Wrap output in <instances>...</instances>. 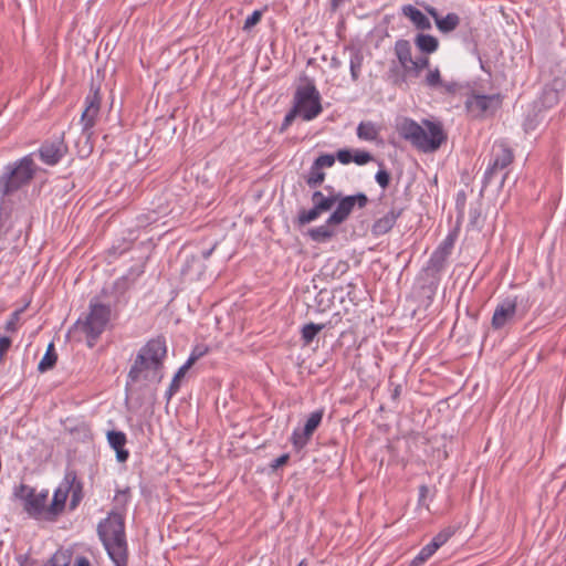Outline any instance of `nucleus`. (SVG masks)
Returning a JSON list of instances; mask_svg holds the SVG:
<instances>
[{
	"mask_svg": "<svg viewBox=\"0 0 566 566\" xmlns=\"http://www.w3.org/2000/svg\"><path fill=\"white\" fill-rule=\"evenodd\" d=\"M429 57L428 56H420L416 60H412L410 64H408L407 69L403 70V72H400L397 66L390 67L389 70V78L395 85H401L406 82L407 75L412 76H419L420 72L423 69H427L429 66Z\"/></svg>",
	"mask_w": 566,
	"mask_h": 566,
	"instance_id": "15",
	"label": "nucleus"
},
{
	"mask_svg": "<svg viewBox=\"0 0 566 566\" xmlns=\"http://www.w3.org/2000/svg\"><path fill=\"white\" fill-rule=\"evenodd\" d=\"M107 441L109 446L115 450L125 447L127 439L123 431L112 430L107 432Z\"/></svg>",
	"mask_w": 566,
	"mask_h": 566,
	"instance_id": "38",
	"label": "nucleus"
},
{
	"mask_svg": "<svg viewBox=\"0 0 566 566\" xmlns=\"http://www.w3.org/2000/svg\"><path fill=\"white\" fill-rule=\"evenodd\" d=\"M530 304L528 295L521 294L504 297L494 310L491 319L492 328L499 331L512 324L517 314L524 317L530 308Z\"/></svg>",
	"mask_w": 566,
	"mask_h": 566,
	"instance_id": "6",
	"label": "nucleus"
},
{
	"mask_svg": "<svg viewBox=\"0 0 566 566\" xmlns=\"http://www.w3.org/2000/svg\"><path fill=\"white\" fill-rule=\"evenodd\" d=\"M262 18V11L261 10H254L244 21L243 30L249 31L254 25H256Z\"/></svg>",
	"mask_w": 566,
	"mask_h": 566,
	"instance_id": "44",
	"label": "nucleus"
},
{
	"mask_svg": "<svg viewBox=\"0 0 566 566\" xmlns=\"http://www.w3.org/2000/svg\"><path fill=\"white\" fill-rule=\"evenodd\" d=\"M296 116H300V113L292 106L281 124L280 132H285L292 125Z\"/></svg>",
	"mask_w": 566,
	"mask_h": 566,
	"instance_id": "45",
	"label": "nucleus"
},
{
	"mask_svg": "<svg viewBox=\"0 0 566 566\" xmlns=\"http://www.w3.org/2000/svg\"><path fill=\"white\" fill-rule=\"evenodd\" d=\"M339 226L338 223H329L328 219L325 221L324 224L312 228L308 230L307 234L308 237L318 243L327 242L335 235V230L333 227Z\"/></svg>",
	"mask_w": 566,
	"mask_h": 566,
	"instance_id": "23",
	"label": "nucleus"
},
{
	"mask_svg": "<svg viewBox=\"0 0 566 566\" xmlns=\"http://www.w3.org/2000/svg\"><path fill=\"white\" fill-rule=\"evenodd\" d=\"M71 493V501H70V510L74 511L81 501L83 500V483L77 479V475L75 474V481H73L72 490H70Z\"/></svg>",
	"mask_w": 566,
	"mask_h": 566,
	"instance_id": "35",
	"label": "nucleus"
},
{
	"mask_svg": "<svg viewBox=\"0 0 566 566\" xmlns=\"http://www.w3.org/2000/svg\"><path fill=\"white\" fill-rule=\"evenodd\" d=\"M20 311H15L12 313L11 318L6 323V329L9 332H14L17 329V321L19 318Z\"/></svg>",
	"mask_w": 566,
	"mask_h": 566,
	"instance_id": "49",
	"label": "nucleus"
},
{
	"mask_svg": "<svg viewBox=\"0 0 566 566\" xmlns=\"http://www.w3.org/2000/svg\"><path fill=\"white\" fill-rule=\"evenodd\" d=\"M543 112L544 111L539 107L538 104H533L524 119V129L526 132L535 130L539 123L544 120L545 116Z\"/></svg>",
	"mask_w": 566,
	"mask_h": 566,
	"instance_id": "27",
	"label": "nucleus"
},
{
	"mask_svg": "<svg viewBox=\"0 0 566 566\" xmlns=\"http://www.w3.org/2000/svg\"><path fill=\"white\" fill-rule=\"evenodd\" d=\"M336 157L332 154H323L318 156L313 164L316 165V168H329L335 164Z\"/></svg>",
	"mask_w": 566,
	"mask_h": 566,
	"instance_id": "42",
	"label": "nucleus"
},
{
	"mask_svg": "<svg viewBox=\"0 0 566 566\" xmlns=\"http://www.w3.org/2000/svg\"><path fill=\"white\" fill-rule=\"evenodd\" d=\"M364 62L363 53L359 50H350L349 70L350 76L354 82L359 78L361 66Z\"/></svg>",
	"mask_w": 566,
	"mask_h": 566,
	"instance_id": "30",
	"label": "nucleus"
},
{
	"mask_svg": "<svg viewBox=\"0 0 566 566\" xmlns=\"http://www.w3.org/2000/svg\"><path fill=\"white\" fill-rule=\"evenodd\" d=\"M297 566H307L305 560H302Z\"/></svg>",
	"mask_w": 566,
	"mask_h": 566,
	"instance_id": "62",
	"label": "nucleus"
},
{
	"mask_svg": "<svg viewBox=\"0 0 566 566\" xmlns=\"http://www.w3.org/2000/svg\"><path fill=\"white\" fill-rule=\"evenodd\" d=\"M497 175H501L500 187H502L504 185L507 172L505 170H500V167H495V163L492 161L484 171L483 179H482L483 188L489 187L493 182V180L497 177Z\"/></svg>",
	"mask_w": 566,
	"mask_h": 566,
	"instance_id": "28",
	"label": "nucleus"
},
{
	"mask_svg": "<svg viewBox=\"0 0 566 566\" xmlns=\"http://www.w3.org/2000/svg\"><path fill=\"white\" fill-rule=\"evenodd\" d=\"M401 213L402 208L392 206L385 216L375 220L371 227L373 233L375 235H384L389 232L396 224V221L401 216Z\"/></svg>",
	"mask_w": 566,
	"mask_h": 566,
	"instance_id": "17",
	"label": "nucleus"
},
{
	"mask_svg": "<svg viewBox=\"0 0 566 566\" xmlns=\"http://www.w3.org/2000/svg\"><path fill=\"white\" fill-rule=\"evenodd\" d=\"M559 83L554 82L553 85H547L544 87L541 97L535 104H538L543 111L552 108L559 102L560 97V87Z\"/></svg>",
	"mask_w": 566,
	"mask_h": 566,
	"instance_id": "21",
	"label": "nucleus"
},
{
	"mask_svg": "<svg viewBox=\"0 0 566 566\" xmlns=\"http://www.w3.org/2000/svg\"><path fill=\"white\" fill-rule=\"evenodd\" d=\"M126 292L125 277L117 279L111 287H104L99 296L90 301L88 312L77 318L70 332L82 333L87 346L94 347L111 321L112 305L116 308L128 303Z\"/></svg>",
	"mask_w": 566,
	"mask_h": 566,
	"instance_id": "1",
	"label": "nucleus"
},
{
	"mask_svg": "<svg viewBox=\"0 0 566 566\" xmlns=\"http://www.w3.org/2000/svg\"><path fill=\"white\" fill-rule=\"evenodd\" d=\"M74 566H91V563L86 557L80 556L76 558Z\"/></svg>",
	"mask_w": 566,
	"mask_h": 566,
	"instance_id": "56",
	"label": "nucleus"
},
{
	"mask_svg": "<svg viewBox=\"0 0 566 566\" xmlns=\"http://www.w3.org/2000/svg\"><path fill=\"white\" fill-rule=\"evenodd\" d=\"M67 147L62 137L52 142H44L39 148V156L42 163L48 166H55L65 156Z\"/></svg>",
	"mask_w": 566,
	"mask_h": 566,
	"instance_id": "14",
	"label": "nucleus"
},
{
	"mask_svg": "<svg viewBox=\"0 0 566 566\" xmlns=\"http://www.w3.org/2000/svg\"><path fill=\"white\" fill-rule=\"evenodd\" d=\"M321 94L313 81L297 86L293 96V107L305 122L315 119L322 112Z\"/></svg>",
	"mask_w": 566,
	"mask_h": 566,
	"instance_id": "7",
	"label": "nucleus"
},
{
	"mask_svg": "<svg viewBox=\"0 0 566 566\" xmlns=\"http://www.w3.org/2000/svg\"><path fill=\"white\" fill-rule=\"evenodd\" d=\"M401 12L407 17L416 29L424 31L432 28L429 18L412 4H405L401 8Z\"/></svg>",
	"mask_w": 566,
	"mask_h": 566,
	"instance_id": "20",
	"label": "nucleus"
},
{
	"mask_svg": "<svg viewBox=\"0 0 566 566\" xmlns=\"http://www.w3.org/2000/svg\"><path fill=\"white\" fill-rule=\"evenodd\" d=\"M96 532L114 565L128 566V544L124 515L112 510L105 518L99 521Z\"/></svg>",
	"mask_w": 566,
	"mask_h": 566,
	"instance_id": "3",
	"label": "nucleus"
},
{
	"mask_svg": "<svg viewBox=\"0 0 566 566\" xmlns=\"http://www.w3.org/2000/svg\"><path fill=\"white\" fill-rule=\"evenodd\" d=\"M339 196L340 193L325 196L322 191L316 190L312 193V202L323 213L333 208Z\"/></svg>",
	"mask_w": 566,
	"mask_h": 566,
	"instance_id": "26",
	"label": "nucleus"
},
{
	"mask_svg": "<svg viewBox=\"0 0 566 566\" xmlns=\"http://www.w3.org/2000/svg\"><path fill=\"white\" fill-rule=\"evenodd\" d=\"M115 451H116V459L119 462H125L129 457V452L124 447L115 449Z\"/></svg>",
	"mask_w": 566,
	"mask_h": 566,
	"instance_id": "53",
	"label": "nucleus"
},
{
	"mask_svg": "<svg viewBox=\"0 0 566 566\" xmlns=\"http://www.w3.org/2000/svg\"><path fill=\"white\" fill-rule=\"evenodd\" d=\"M449 255L441 253L434 249L422 271L428 277L438 280L441 272L446 269Z\"/></svg>",
	"mask_w": 566,
	"mask_h": 566,
	"instance_id": "18",
	"label": "nucleus"
},
{
	"mask_svg": "<svg viewBox=\"0 0 566 566\" xmlns=\"http://www.w3.org/2000/svg\"><path fill=\"white\" fill-rule=\"evenodd\" d=\"M56 360H57V355L54 349V344L50 343L44 356L42 357V359L40 360V363L38 365V370L40 373H45V371L52 369L55 366Z\"/></svg>",
	"mask_w": 566,
	"mask_h": 566,
	"instance_id": "29",
	"label": "nucleus"
},
{
	"mask_svg": "<svg viewBox=\"0 0 566 566\" xmlns=\"http://www.w3.org/2000/svg\"><path fill=\"white\" fill-rule=\"evenodd\" d=\"M426 11L436 22V25L438 30L441 33H449L454 31L459 24H460V17L454 13L450 12L446 17H441L438 12V10L434 7L427 6Z\"/></svg>",
	"mask_w": 566,
	"mask_h": 566,
	"instance_id": "16",
	"label": "nucleus"
},
{
	"mask_svg": "<svg viewBox=\"0 0 566 566\" xmlns=\"http://www.w3.org/2000/svg\"><path fill=\"white\" fill-rule=\"evenodd\" d=\"M427 130L411 118H403L398 125L399 135L411 143L413 147L423 151L432 153L440 148L446 142L447 135L440 123L423 120Z\"/></svg>",
	"mask_w": 566,
	"mask_h": 566,
	"instance_id": "4",
	"label": "nucleus"
},
{
	"mask_svg": "<svg viewBox=\"0 0 566 566\" xmlns=\"http://www.w3.org/2000/svg\"><path fill=\"white\" fill-rule=\"evenodd\" d=\"M207 353L206 348H201L199 346L195 347L191 352L189 357H196V360H198L200 357H202Z\"/></svg>",
	"mask_w": 566,
	"mask_h": 566,
	"instance_id": "54",
	"label": "nucleus"
},
{
	"mask_svg": "<svg viewBox=\"0 0 566 566\" xmlns=\"http://www.w3.org/2000/svg\"><path fill=\"white\" fill-rule=\"evenodd\" d=\"M196 357H189L187 361L179 367L177 373L175 374L168 389L165 392V397L167 401H169L180 389V380L182 377H185L188 369L195 364Z\"/></svg>",
	"mask_w": 566,
	"mask_h": 566,
	"instance_id": "22",
	"label": "nucleus"
},
{
	"mask_svg": "<svg viewBox=\"0 0 566 566\" xmlns=\"http://www.w3.org/2000/svg\"><path fill=\"white\" fill-rule=\"evenodd\" d=\"M321 214H322V212L313 205V207L308 210H306V209L300 210V212L295 219V223L298 227H303L307 223H311V222L317 220Z\"/></svg>",
	"mask_w": 566,
	"mask_h": 566,
	"instance_id": "33",
	"label": "nucleus"
},
{
	"mask_svg": "<svg viewBox=\"0 0 566 566\" xmlns=\"http://www.w3.org/2000/svg\"><path fill=\"white\" fill-rule=\"evenodd\" d=\"M513 153L506 146H501L499 151L494 155L493 161L495 167H500V170H505L513 163Z\"/></svg>",
	"mask_w": 566,
	"mask_h": 566,
	"instance_id": "31",
	"label": "nucleus"
},
{
	"mask_svg": "<svg viewBox=\"0 0 566 566\" xmlns=\"http://www.w3.org/2000/svg\"><path fill=\"white\" fill-rule=\"evenodd\" d=\"M437 551L433 545L427 544L420 552L413 557L409 566H422Z\"/></svg>",
	"mask_w": 566,
	"mask_h": 566,
	"instance_id": "37",
	"label": "nucleus"
},
{
	"mask_svg": "<svg viewBox=\"0 0 566 566\" xmlns=\"http://www.w3.org/2000/svg\"><path fill=\"white\" fill-rule=\"evenodd\" d=\"M345 0H332V4L334 8L338 7L340 3H343Z\"/></svg>",
	"mask_w": 566,
	"mask_h": 566,
	"instance_id": "59",
	"label": "nucleus"
},
{
	"mask_svg": "<svg viewBox=\"0 0 566 566\" xmlns=\"http://www.w3.org/2000/svg\"><path fill=\"white\" fill-rule=\"evenodd\" d=\"M12 340L8 336H0V363L3 361L4 355L10 349Z\"/></svg>",
	"mask_w": 566,
	"mask_h": 566,
	"instance_id": "47",
	"label": "nucleus"
},
{
	"mask_svg": "<svg viewBox=\"0 0 566 566\" xmlns=\"http://www.w3.org/2000/svg\"><path fill=\"white\" fill-rule=\"evenodd\" d=\"M395 54L402 70L407 69L408 64L412 61L409 41L403 39L397 40L395 43Z\"/></svg>",
	"mask_w": 566,
	"mask_h": 566,
	"instance_id": "24",
	"label": "nucleus"
},
{
	"mask_svg": "<svg viewBox=\"0 0 566 566\" xmlns=\"http://www.w3.org/2000/svg\"><path fill=\"white\" fill-rule=\"evenodd\" d=\"M332 61H333L334 65H336V66L339 65V62L335 57Z\"/></svg>",
	"mask_w": 566,
	"mask_h": 566,
	"instance_id": "61",
	"label": "nucleus"
},
{
	"mask_svg": "<svg viewBox=\"0 0 566 566\" xmlns=\"http://www.w3.org/2000/svg\"><path fill=\"white\" fill-rule=\"evenodd\" d=\"M357 136L359 139L373 142L378 136V130L374 123L361 122L357 127Z\"/></svg>",
	"mask_w": 566,
	"mask_h": 566,
	"instance_id": "32",
	"label": "nucleus"
},
{
	"mask_svg": "<svg viewBox=\"0 0 566 566\" xmlns=\"http://www.w3.org/2000/svg\"><path fill=\"white\" fill-rule=\"evenodd\" d=\"M428 491V488L426 485L420 486V494L423 496Z\"/></svg>",
	"mask_w": 566,
	"mask_h": 566,
	"instance_id": "60",
	"label": "nucleus"
},
{
	"mask_svg": "<svg viewBox=\"0 0 566 566\" xmlns=\"http://www.w3.org/2000/svg\"><path fill=\"white\" fill-rule=\"evenodd\" d=\"M374 160V156L366 150L356 149L353 155V161L359 166L366 165Z\"/></svg>",
	"mask_w": 566,
	"mask_h": 566,
	"instance_id": "43",
	"label": "nucleus"
},
{
	"mask_svg": "<svg viewBox=\"0 0 566 566\" xmlns=\"http://www.w3.org/2000/svg\"><path fill=\"white\" fill-rule=\"evenodd\" d=\"M167 355L166 339L161 336L148 340L138 352L128 375L126 388L142 379L160 382L164 378V359Z\"/></svg>",
	"mask_w": 566,
	"mask_h": 566,
	"instance_id": "2",
	"label": "nucleus"
},
{
	"mask_svg": "<svg viewBox=\"0 0 566 566\" xmlns=\"http://www.w3.org/2000/svg\"><path fill=\"white\" fill-rule=\"evenodd\" d=\"M455 240H457V232H450L440 242V244L436 248V250L450 256L452 253V250L454 248Z\"/></svg>",
	"mask_w": 566,
	"mask_h": 566,
	"instance_id": "39",
	"label": "nucleus"
},
{
	"mask_svg": "<svg viewBox=\"0 0 566 566\" xmlns=\"http://www.w3.org/2000/svg\"><path fill=\"white\" fill-rule=\"evenodd\" d=\"M348 263L345 261H337L334 270V274L337 272L339 275H343L348 270Z\"/></svg>",
	"mask_w": 566,
	"mask_h": 566,
	"instance_id": "52",
	"label": "nucleus"
},
{
	"mask_svg": "<svg viewBox=\"0 0 566 566\" xmlns=\"http://www.w3.org/2000/svg\"><path fill=\"white\" fill-rule=\"evenodd\" d=\"M441 87H443L447 93H454L458 88V84L455 82H450V83L442 82Z\"/></svg>",
	"mask_w": 566,
	"mask_h": 566,
	"instance_id": "55",
	"label": "nucleus"
},
{
	"mask_svg": "<svg viewBox=\"0 0 566 566\" xmlns=\"http://www.w3.org/2000/svg\"><path fill=\"white\" fill-rule=\"evenodd\" d=\"M469 217H470V224L472 227H476L479 224V220L481 217L480 207H470Z\"/></svg>",
	"mask_w": 566,
	"mask_h": 566,
	"instance_id": "48",
	"label": "nucleus"
},
{
	"mask_svg": "<svg viewBox=\"0 0 566 566\" xmlns=\"http://www.w3.org/2000/svg\"><path fill=\"white\" fill-rule=\"evenodd\" d=\"M19 566H34L36 564L35 559L30 558L28 554H22L17 557Z\"/></svg>",
	"mask_w": 566,
	"mask_h": 566,
	"instance_id": "50",
	"label": "nucleus"
},
{
	"mask_svg": "<svg viewBox=\"0 0 566 566\" xmlns=\"http://www.w3.org/2000/svg\"><path fill=\"white\" fill-rule=\"evenodd\" d=\"M35 172L36 166L31 154L8 164L0 176V195L6 197L17 192L30 184Z\"/></svg>",
	"mask_w": 566,
	"mask_h": 566,
	"instance_id": "5",
	"label": "nucleus"
},
{
	"mask_svg": "<svg viewBox=\"0 0 566 566\" xmlns=\"http://www.w3.org/2000/svg\"><path fill=\"white\" fill-rule=\"evenodd\" d=\"M75 481V471H66L60 485L53 493V499L46 509V521L54 522L63 513L70 490Z\"/></svg>",
	"mask_w": 566,
	"mask_h": 566,
	"instance_id": "12",
	"label": "nucleus"
},
{
	"mask_svg": "<svg viewBox=\"0 0 566 566\" xmlns=\"http://www.w3.org/2000/svg\"><path fill=\"white\" fill-rule=\"evenodd\" d=\"M334 156L343 165H348L353 161V153L347 148L339 149Z\"/></svg>",
	"mask_w": 566,
	"mask_h": 566,
	"instance_id": "46",
	"label": "nucleus"
},
{
	"mask_svg": "<svg viewBox=\"0 0 566 566\" xmlns=\"http://www.w3.org/2000/svg\"><path fill=\"white\" fill-rule=\"evenodd\" d=\"M379 170L375 175V180L380 188L386 189L390 184V174L385 169L384 163H378Z\"/></svg>",
	"mask_w": 566,
	"mask_h": 566,
	"instance_id": "40",
	"label": "nucleus"
},
{
	"mask_svg": "<svg viewBox=\"0 0 566 566\" xmlns=\"http://www.w3.org/2000/svg\"><path fill=\"white\" fill-rule=\"evenodd\" d=\"M102 96L99 94V85L91 82L90 93L85 97V108L81 116L82 132L90 137L93 134V127L99 115Z\"/></svg>",
	"mask_w": 566,
	"mask_h": 566,
	"instance_id": "10",
	"label": "nucleus"
},
{
	"mask_svg": "<svg viewBox=\"0 0 566 566\" xmlns=\"http://www.w3.org/2000/svg\"><path fill=\"white\" fill-rule=\"evenodd\" d=\"M455 533V530L451 526H448L440 531L429 543L433 545V548L438 551L443 544H446L449 538H451Z\"/></svg>",
	"mask_w": 566,
	"mask_h": 566,
	"instance_id": "36",
	"label": "nucleus"
},
{
	"mask_svg": "<svg viewBox=\"0 0 566 566\" xmlns=\"http://www.w3.org/2000/svg\"><path fill=\"white\" fill-rule=\"evenodd\" d=\"M368 202L369 199L364 192H357L355 195L344 197L340 195L336 201V209L328 217V222L342 224L349 218L355 207L363 209L368 205Z\"/></svg>",
	"mask_w": 566,
	"mask_h": 566,
	"instance_id": "11",
	"label": "nucleus"
},
{
	"mask_svg": "<svg viewBox=\"0 0 566 566\" xmlns=\"http://www.w3.org/2000/svg\"><path fill=\"white\" fill-rule=\"evenodd\" d=\"M424 84L430 88L442 86V80L438 67L430 70L424 78Z\"/></svg>",
	"mask_w": 566,
	"mask_h": 566,
	"instance_id": "41",
	"label": "nucleus"
},
{
	"mask_svg": "<svg viewBox=\"0 0 566 566\" xmlns=\"http://www.w3.org/2000/svg\"><path fill=\"white\" fill-rule=\"evenodd\" d=\"M416 46L426 54L434 53L439 48V41L431 34L418 33L415 38Z\"/></svg>",
	"mask_w": 566,
	"mask_h": 566,
	"instance_id": "25",
	"label": "nucleus"
},
{
	"mask_svg": "<svg viewBox=\"0 0 566 566\" xmlns=\"http://www.w3.org/2000/svg\"><path fill=\"white\" fill-rule=\"evenodd\" d=\"M212 251H213V249L202 251V258L208 259L211 255Z\"/></svg>",
	"mask_w": 566,
	"mask_h": 566,
	"instance_id": "58",
	"label": "nucleus"
},
{
	"mask_svg": "<svg viewBox=\"0 0 566 566\" xmlns=\"http://www.w3.org/2000/svg\"><path fill=\"white\" fill-rule=\"evenodd\" d=\"M340 321L339 314H335L327 323L325 324H315L307 323L302 327L301 335L304 344H311L316 335L326 327H334Z\"/></svg>",
	"mask_w": 566,
	"mask_h": 566,
	"instance_id": "19",
	"label": "nucleus"
},
{
	"mask_svg": "<svg viewBox=\"0 0 566 566\" xmlns=\"http://www.w3.org/2000/svg\"><path fill=\"white\" fill-rule=\"evenodd\" d=\"M13 495L23 502V510L30 517L46 521L49 490L36 493L34 488L21 483L14 488Z\"/></svg>",
	"mask_w": 566,
	"mask_h": 566,
	"instance_id": "8",
	"label": "nucleus"
},
{
	"mask_svg": "<svg viewBox=\"0 0 566 566\" xmlns=\"http://www.w3.org/2000/svg\"><path fill=\"white\" fill-rule=\"evenodd\" d=\"M324 416V410L313 411L303 428H295L291 436V442L296 451H301L311 440L313 433L318 428Z\"/></svg>",
	"mask_w": 566,
	"mask_h": 566,
	"instance_id": "13",
	"label": "nucleus"
},
{
	"mask_svg": "<svg viewBox=\"0 0 566 566\" xmlns=\"http://www.w3.org/2000/svg\"><path fill=\"white\" fill-rule=\"evenodd\" d=\"M325 180V172L321 168H316V165L312 164L308 174L305 176L306 185L310 188H316L321 186Z\"/></svg>",
	"mask_w": 566,
	"mask_h": 566,
	"instance_id": "34",
	"label": "nucleus"
},
{
	"mask_svg": "<svg viewBox=\"0 0 566 566\" xmlns=\"http://www.w3.org/2000/svg\"><path fill=\"white\" fill-rule=\"evenodd\" d=\"M290 459V455L287 453H284L282 455H280L279 458L274 459L271 467L273 469H277L282 465H284Z\"/></svg>",
	"mask_w": 566,
	"mask_h": 566,
	"instance_id": "51",
	"label": "nucleus"
},
{
	"mask_svg": "<svg viewBox=\"0 0 566 566\" xmlns=\"http://www.w3.org/2000/svg\"><path fill=\"white\" fill-rule=\"evenodd\" d=\"M503 97L501 94L484 95L472 92L465 98L464 106L473 118H486L493 116L501 107Z\"/></svg>",
	"mask_w": 566,
	"mask_h": 566,
	"instance_id": "9",
	"label": "nucleus"
},
{
	"mask_svg": "<svg viewBox=\"0 0 566 566\" xmlns=\"http://www.w3.org/2000/svg\"><path fill=\"white\" fill-rule=\"evenodd\" d=\"M400 394H401V386H400V385H397V386L394 388L392 392H391V398H392L394 400H397V399L399 398Z\"/></svg>",
	"mask_w": 566,
	"mask_h": 566,
	"instance_id": "57",
	"label": "nucleus"
}]
</instances>
